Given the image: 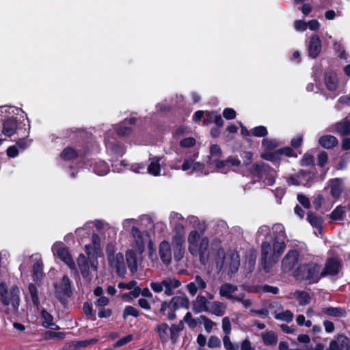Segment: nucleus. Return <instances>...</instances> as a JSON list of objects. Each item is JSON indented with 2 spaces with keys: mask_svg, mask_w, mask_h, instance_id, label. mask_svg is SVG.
I'll return each instance as SVG.
<instances>
[{
  "mask_svg": "<svg viewBox=\"0 0 350 350\" xmlns=\"http://www.w3.org/2000/svg\"><path fill=\"white\" fill-rule=\"evenodd\" d=\"M187 221L196 228L191 230L187 238L188 250L192 256H199L203 265H215L218 272L236 273L240 265L239 254L232 252L225 254L219 240L214 239L211 243L206 237H201L206 230L204 222L199 221L195 216H189Z\"/></svg>",
  "mask_w": 350,
  "mask_h": 350,
  "instance_id": "obj_1",
  "label": "nucleus"
},
{
  "mask_svg": "<svg viewBox=\"0 0 350 350\" xmlns=\"http://www.w3.org/2000/svg\"><path fill=\"white\" fill-rule=\"evenodd\" d=\"M20 290L16 286L8 288L5 282L0 283V302L13 312H16L20 305Z\"/></svg>",
  "mask_w": 350,
  "mask_h": 350,
  "instance_id": "obj_2",
  "label": "nucleus"
},
{
  "mask_svg": "<svg viewBox=\"0 0 350 350\" xmlns=\"http://www.w3.org/2000/svg\"><path fill=\"white\" fill-rule=\"evenodd\" d=\"M321 265L311 262L299 265L294 271L297 280L308 281L309 284L317 283L321 278Z\"/></svg>",
  "mask_w": 350,
  "mask_h": 350,
  "instance_id": "obj_3",
  "label": "nucleus"
},
{
  "mask_svg": "<svg viewBox=\"0 0 350 350\" xmlns=\"http://www.w3.org/2000/svg\"><path fill=\"white\" fill-rule=\"evenodd\" d=\"M181 286V282L175 277H167L161 281H151L150 287L155 293H163L165 296L174 295L176 289Z\"/></svg>",
  "mask_w": 350,
  "mask_h": 350,
  "instance_id": "obj_4",
  "label": "nucleus"
},
{
  "mask_svg": "<svg viewBox=\"0 0 350 350\" xmlns=\"http://www.w3.org/2000/svg\"><path fill=\"white\" fill-rule=\"evenodd\" d=\"M172 244L173 246L174 258L176 261L183 258L185 253V228L178 225L175 228V234L172 235Z\"/></svg>",
  "mask_w": 350,
  "mask_h": 350,
  "instance_id": "obj_5",
  "label": "nucleus"
},
{
  "mask_svg": "<svg viewBox=\"0 0 350 350\" xmlns=\"http://www.w3.org/2000/svg\"><path fill=\"white\" fill-rule=\"evenodd\" d=\"M107 253L109 265L116 269L118 275L124 276L126 271L124 255L120 252L114 254L112 245L107 246Z\"/></svg>",
  "mask_w": 350,
  "mask_h": 350,
  "instance_id": "obj_6",
  "label": "nucleus"
},
{
  "mask_svg": "<svg viewBox=\"0 0 350 350\" xmlns=\"http://www.w3.org/2000/svg\"><path fill=\"white\" fill-rule=\"evenodd\" d=\"M132 248L135 249L139 254H142L146 244L150 241L148 233L146 231H142L139 228H134L130 232Z\"/></svg>",
  "mask_w": 350,
  "mask_h": 350,
  "instance_id": "obj_7",
  "label": "nucleus"
},
{
  "mask_svg": "<svg viewBox=\"0 0 350 350\" xmlns=\"http://www.w3.org/2000/svg\"><path fill=\"white\" fill-rule=\"evenodd\" d=\"M261 261L263 269L266 272H269L277 262L273 247L267 241H262L261 245Z\"/></svg>",
  "mask_w": 350,
  "mask_h": 350,
  "instance_id": "obj_8",
  "label": "nucleus"
},
{
  "mask_svg": "<svg viewBox=\"0 0 350 350\" xmlns=\"http://www.w3.org/2000/svg\"><path fill=\"white\" fill-rule=\"evenodd\" d=\"M269 167L265 163H254L250 168V173L254 177L261 178L264 176L266 185H272L275 183V172L269 171Z\"/></svg>",
  "mask_w": 350,
  "mask_h": 350,
  "instance_id": "obj_9",
  "label": "nucleus"
},
{
  "mask_svg": "<svg viewBox=\"0 0 350 350\" xmlns=\"http://www.w3.org/2000/svg\"><path fill=\"white\" fill-rule=\"evenodd\" d=\"M53 254L59 257L72 270H76V265L68 250L61 242H57L52 246Z\"/></svg>",
  "mask_w": 350,
  "mask_h": 350,
  "instance_id": "obj_10",
  "label": "nucleus"
},
{
  "mask_svg": "<svg viewBox=\"0 0 350 350\" xmlns=\"http://www.w3.org/2000/svg\"><path fill=\"white\" fill-rule=\"evenodd\" d=\"M221 150L217 144H213L210 146V155L208 156V165H215L216 168L222 173H226L225 167L226 162L220 160L221 157Z\"/></svg>",
  "mask_w": 350,
  "mask_h": 350,
  "instance_id": "obj_11",
  "label": "nucleus"
},
{
  "mask_svg": "<svg viewBox=\"0 0 350 350\" xmlns=\"http://www.w3.org/2000/svg\"><path fill=\"white\" fill-rule=\"evenodd\" d=\"M96 258V257H92L91 256L90 258L88 257V259L83 254H81L77 258V264L83 278H86L89 275L90 267L94 271H97L98 263Z\"/></svg>",
  "mask_w": 350,
  "mask_h": 350,
  "instance_id": "obj_12",
  "label": "nucleus"
},
{
  "mask_svg": "<svg viewBox=\"0 0 350 350\" xmlns=\"http://www.w3.org/2000/svg\"><path fill=\"white\" fill-rule=\"evenodd\" d=\"M342 269V262L337 258H328L323 269L321 272V278L326 276H334L339 273Z\"/></svg>",
  "mask_w": 350,
  "mask_h": 350,
  "instance_id": "obj_13",
  "label": "nucleus"
},
{
  "mask_svg": "<svg viewBox=\"0 0 350 350\" xmlns=\"http://www.w3.org/2000/svg\"><path fill=\"white\" fill-rule=\"evenodd\" d=\"M299 260L297 250H292L287 252L282 260L281 269L282 272L287 273L293 269Z\"/></svg>",
  "mask_w": 350,
  "mask_h": 350,
  "instance_id": "obj_14",
  "label": "nucleus"
},
{
  "mask_svg": "<svg viewBox=\"0 0 350 350\" xmlns=\"http://www.w3.org/2000/svg\"><path fill=\"white\" fill-rule=\"evenodd\" d=\"M85 250L88 257H98L102 254V250L100 247V238L96 234H93L92 236V242L85 246Z\"/></svg>",
  "mask_w": 350,
  "mask_h": 350,
  "instance_id": "obj_15",
  "label": "nucleus"
},
{
  "mask_svg": "<svg viewBox=\"0 0 350 350\" xmlns=\"http://www.w3.org/2000/svg\"><path fill=\"white\" fill-rule=\"evenodd\" d=\"M105 142L107 151L116 157H120L124 153V148L113 137H111L108 133L105 134Z\"/></svg>",
  "mask_w": 350,
  "mask_h": 350,
  "instance_id": "obj_16",
  "label": "nucleus"
},
{
  "mask_svg": "<svg viewBox=\"0 0 350 350\" xmlns=\"http://www.w3.org/2000/svg\"><path fill=\"white\" fill-rule=\"evenodd\" d=\"M159 254L161 261L166 265H168L172 260V252L170 243L167 241H163L159 247Z\"/></svg>",
  "mask_w": 350,
  "mask_h": 350,
  "instance_id": "obj_17",
  "label": "nucleus"
},
{
  "mask_svg": "<svg viewBox=\"0 0 350 350\" xmlns=\"http://www.w3.org/2000/svg\"><path fill=\"white\" fill-rule=\"evenodd\" d=\"M206 288V282L199 275L194 277V280L186 286V288L191 296L196 295L198 291H202Z\"/></svg>",
  "mask_w": 350,
  "mask_h": 350,
  "instance_id": "obj_18",
  "label": "nucleus"
},
{
  "mask_svg": "<svg viewBox=\"0 0 350 350\" xmlns=\"http://www.w3.org/2000/svg\"><path fill=\"white\" fill-rule=\"evenodd\" d=\"M237 290L238 286L237 285L226 282L220 286L219 293L221 297H225L232 301H235V298L237 295H234V293Z\"/></svg>",
  "mask_w": 350,
  "mask_h": 350,
  "instance_id": "obj_19",
  "label": "nucleus"
},
{
  "mask_svg": "<svg viewBox=\"0 0 350 350\" xmlns=\"http://www.w3.org/2000/svg\"><path fill=\"white\" fill-rule=\"evenodd\" d=\"M350 340L344 335H339L336 340H332L329 346V350H349Z\"/></svg>",
  "mask_w": 350,
  "mask_h": 350,
  "instance_id": "obj_20",
  "label": "nucleus"
},
{
  "mask_svg": "<svg viewBox=\"0 0 350 350\" xmlns=\"http://www.w3.org/2000/svg\"><path fill=\"white\" fill-rule=\"evenodd\" d=\"M329 131L342 136L349 135L350 134V121L345 118L332 124L329 128Z\"/></svg>",
  "mask_w": 350,
  "mask_h": 350,
  "instance_id": "obj_21",
  "label": "nucleus"
},
{
  "mask_svg": "<svg viewBox=\"0 0 350 350\" xmlns=\"http://www.w3.org/2000/svg\"><path fill=\"white\" fill-rule=\"evenodd\" d=\"M309 56L312 58L317 57L321 51V41L318 35H313L308 44Z\"/></svg>",
  "mask_w": 350,
  "mask_h": 350,
  "instance_id": "obj_22",
  "label": "nucleus"
},
{
  "mask_svg": "<svg viewBox=\"0 0 350 350\" xmlns=\"http://www.w3.org/2000/svg\"><path fill=\"white\" fill-rule=\"evenodd\" d=\"M328 185L332 196L334 198H340L345 188L343 180L340 178H333L329 180Z\"/></svg>",
  "mask_w": 350,
  "mask_h": 350,
  "instance_id": "obj_23",
  "label": "nucleus"
},
{
  "mask_svg": "<svg viewBox=\"0 0 350 350\" xmlns=\"http://www.w3.org/2000/svg\"><path fill=\"white\" fill-rule=\"evenodd\" d=\"M141 254H139L136 250L133 248L129 249L126 252V264L130 269L131 272L135 273L137 270V262H138V257Z\"/></svg>",
  "mask_w": 350,
  "mask_h": 350,
  "instance_id": "obj_24",
  "label": "nucleus"
},
{
  "mask_svg": "<svg viewBox=\"0 0 350 350\" xmlns=\"http://www.w3.org/2000/svg\"><path fill=\"white\" fill-rule=\"evenodd\" d=\"M162 159V157L156 156L150 158V163L146 168L147 172L154 176H159Z\"/></svg>",
  "mask_w": 350,
  "mask_h": 350,
  "instance_id": "obj_25",
  "label": "nucleus"
},
{
  "mask_svg": "<svg viewBox=\"0 0 350 350\" xmlns=\"http://www.w3.org/2000/svg\"><path fill=\"white\" fill-rule=\"evenodd\" d=\"M208 301L203 295H198L193 301L192 310L195 313L208 312Z\"/></svg>",
  "mask_w": 350,
  "mask_h": 350,
  "instance_id": "obj_26",
  "label": "nucleus"
},
{
  "mask_svg": "<svg viewBox=\"0 0 350 350\" xmlns=\"http://www.w3.org/2000/svg\"><path fill=\"white\" fill-rule=\"evenodd\" d=\"M56 293L61 297H70L71 295L70 281L67 275H64L60 284L56 286Z\"/></svg>",
  "mask_w": 350,
  "mask_h": 350,
  "instance_id": "obj_27",
  "label": "nucleus"
},
{
  "mask_svg": "<svg viewBox=\"0 0 350 350\" xmlns=\"http://www.w3.org/2000/svg\"><path fill=\"white\" fill-rule=\"evenodd\" d=\"M226 308L227 306L225 303L214 301L209 304L208 312L217 317H221L225 314Z\"/></svg>",
  "mask_w": 350,
  "mask_h": 350,
  "instance_id": "obj_28",
  "label": "nucleus"
},
{
  "mask_svg": "<svg viewBox=\"0 0 350 350\" xmlns=\"http://www.w3.org/2000/svg\"><path fill=\"white\" fill-rule=\"evenodd\" d=\"M17 122L13 118L6 119L3 123V133L8 136H12L17 129Z\"/></svg>",
  "mask_w": 350,
  "mask_h": 350,
  "instance_id": "obj_29",
  "label": "nucleus"
},
{
  "mask_svg": "<svg viewBox=\"0 0 350 350\" xmlns=\"http://www.w3.org/2000/svg\"><path fill=\"white\" fill-rule=\"evenodd\" d=\"M325 84L329 91H335L338 86V80L336 74L333 71H328L325 75Z\"/></svg>",
  "mask_w": 350,
  "mask_h": 350,
  "instance_id": "obj_30",
  "label": "nucleus"
},
{
  "mask_svg": "<svg viewBox=\"0 0 350 350\" xmlns=\"http://www.w3.org/2000/svg\"><path fill=\"white\" fill-rule=\"evenodd\" d=\"M338 142L337 138L331 135H323L319 139V144L326 149L334 148L338 144Z\"/></svg>",
  "mask_w": 350,
  "mask_h": 350,
  "instance_id": "obj_31",
  "label": "nucleus"
},
{
  "mask_svg": "<svg viewBox=\"0 0 350 350\" xmlns=\"http://www.w3.org/2000/svg\"><path fill=\"white\" fill-rule=\"evenodd\" d=\"M260 336L263 343L267 346L275 345L278 342V335L273 331L264 332Z\"/></svg>",
  "mask_w": 350,
  "mask_h": 350,
  "instance_id": "obj_32",
  "label": "nucleus"
},
{
  "mask_svg": "<svg viewBox=\"0 0 350 350\" xmlns=\"http://www.w3.org/2000/svg\"><path fill=\"white\" fill-rule=\"evenodd\" d=\"M36 262L33 265V273L36 280H40L43 272H42V262L40 257L38 255L32 256Z\"/></svg>",
  "mask_w": 350,
  "mask_h": 350,
  "instance_id": "obj_33",
  "label": "nucleus"
},
{
  "mask_svg": "<svg viewBox=\"0 0 350 350\" xmlns=\"http://www.w3.org/2000/svg\"><path fill=\"white\" fill-rule=\"evenodd\" d=\"M273 247L274 255L275 256V258L278 261L279 258L282 255V254L284 252L285 247H286V245H285L284 239H280V237H276L275 239Z\"/></svg>",
  "mask_w": 350,
  "mask_h": 350,
  "instance_id": "obj_34",
  "label": "nucleus"
},
{
  "mask_svg": "<svg viewBox=\"0 0 350 350\" xmlns=\"http://www.w3.org/2000/svg\"><path fill=\"white\" fill-rule=\"evenodd\" d=\"M188 303V299L183 296H174L170 300L172 308L176 310H178L180 308L187 307Z\"/></svg>",
  "mask_w": 350,
  "mask_h": 350,
  "instance_id": "obj_35",
  "label": "nucleus"
},
{
  "mask_svg": "<svg viewBox=\"0 0 350 350\" xmlns=\"http://www.w3.org/2000/svg\"><path fill=\"white\" fill-rule=\"evenodd\" d=\"M157 332L162 342H166L170 338V327L167 323H161L157 327Z\"/></svg>",
  "mask_w": 350,
  "mask_h": 350,
  "instance_id": "obj_36",
  "label": "nucleus"
},
{
  "mask_svg": "<svg viewBox=\"0 0 350 350\" xmlns=\"http://www.w3.org/2000/svg\"><path fill=\"white\" fill-rule=\"evenodd\" d=\"M323 314H327L330 317H345L346 312L344 309L341 308H334V307H328L323 308L321 310Z\"/></svg>",
  "mask_w": 350,
  "mask_h": 350,
  "instance_id": "obj_37",
  "label": "nucleus"
},
{
  "mask_svg": "<svg viewBox=\"0 0 350 350\" xmlns=\"http://www.w3.org/2000/svg\"><path fill=\"white\" fill-rule=\"evenodd\" d=\"M293 296L299 301V304L301 306H304L310 303V297L309 294L306 291H296L293 293Z\"/></svg>",
  "mask_w": 350,
  "mask_h": 350,
  "instance_id": "obj_38",
  "label": "nucleus"
},
{
  "mask_svg": "<svg viewBox=\"0 0 350 350\" xmlns=\"http://www.w3.org/2000/svg\"><path fill=\"white\" fill-rule=\"evenodd\" d=\"M184 327L183 323L180 321L178 324H173L170 327V339L172 343H176L178 338L179 332L183 330Z\"/></svg>",
  "mask_w": 350,
  "mask_h": 350,
  "instance_id": "obj_39",
  "label": "nucleus"
},
{
  "mask_svg": "<svg viewBox=\"0 0 350 350\" xmlns=\"http://www.w3.org/2000/svg\"><path fill=\"white\" fill-rule=\"evenodd\" d=\"M93 170L96 174L103 176L108 173L109 167L105 161H99L94 165Z\"/></svg>",
  "mask_w": 350,
  "mask_h": 350,
  "instance_id": "obj_40",
  "label": "nucleus"
},
{
  "mask_svg": "<svg viewBox=\"0 0 350 350\" xmlns=\"http://www.w3.org/2000/svg\"><path fill=\"white\" fill-rule=\"evenodd\" d=\"M183 219H183V216L178 213L172 212L170 213V221L171 225L173 227V230H172L173 234H175V228L176 226L180 225L184 228L183 224Z\"/></svg>",
  "mask_w": 350,
  "mask_h": 350,
  "instance_id": "obj_41",
  "label": "nucleus"
},
{
  "mask_svg": "<svg viewBox=\"0 0 350 350\" xmlns=\"http://www.w3.org/2000/svg\"><path fill=\"white\" fill-rule=\"evenodd\" d=\"M274 318L276 320H280V321L289 323L293 319V314L291 311H290L288 310H286L285 311H282L280 312H276V310H275Z\"/></svg>",
  "mask_w": 350,
  "mask_h": 350,
  "instance_id": "obj_42",
  "label": "nucleus"
},
{
  "mask_svg": "<svg viewBox=\"0 0 350 350\" xmlns=\"http://www.w3.org/2000/svg\"><path fill=\"white\" fill-rule=\"evenodd\" d=\"M42 325L46 328L53 325V317L45 309L41 310Z\"/></svg>",
  "mask_w": 350,
  "mask_h": 350,
  "instance_id": "obj_43",
  "label": "nucleus"
},
{
  "mask_svg": "<svg viewBox=\"0 0 350 350\" xmlns=\"http://www.w3.org/2000/svg\"><path fill=\"white\" fill-rule=\"evenodd\" d=\"M122 228L126 231L132 232L134 228H138V220L136 219H125L122 221Z\"/></svg>",
  "mask_w": 350,
  "mask_h": 350,
  "instance_id": "obj_44",
  "label": "nucleus"
},
{
  "mask_svg": "<svg viewBox=\"0 0 350 350\" xmlns=\"http://www.w3.org/2000/svg\"><path fill=\"white\" fill-rule=\"evenodd\" d=\"M345 216V207L338 206L330 214L329 217L333 220H342Z\"/></svg>",
  "mask_w": 350,
  "mask_h": 350,
  "instance_id": "obj_45",
  "label": "nucleus"
},
{
  "mask_svg": "<svg viewBox=\"0 0 350 350\" xmlns=\"http://www.w3.org/2000/svg\"><path fill=\"white\" fill-rule=\"evenodd\" d=\"M309 223L314 228H321L323 224V220L320 217H318L311 213L308 214L307 217Z\"/></svg>",
  "mask_w": 350,
  "mask_h": 350,
  "instance_id": "obj_46",
  "label": "nucleus"
},
{
  "mask_svg": "<svg viewBox=\"0 0 350 350\" xmlns=\"http://www.w3.org/2000/svg\"><path fill=\"white\" fill-rule=\"evenodd\" d=\"M198 320L200 323H203L204 328L208 333H210L212 331L213 327L215 325V323L213 321L204 315L200 316Z\"/></svg>",
  "mask_w": 350,
  "mask_h": 350,
  "instance_id": "obj_47",
  "label": "nucleus"
},
{
  "mask_svg": "<svg viewBox=\"0 0 350 350\" xmlns=\"http://www.w3.org/2000/svg\"><path fill=\"white\" fill-rule=\"evenodd\" d=\"M97 342L96 339L92 338L90 340H84L81 341H74L72 342V347L75 349H78L82 347H85L92 344L96 343Z\"/></svg>",
  "mask_w": 350,
  "mask_h": 350,
  "instance_id": "obj_48",
  "label": "nucleus"
},
{
  "mask_svg": "<svg viewBox=\"0 0 350 350\" xmlns=\"http://www.w3.org/2000/svg\"><path fill=\"white\" fill-rule=\"evenodd\" d=\"M77 156V152L72 148H65L61 154V157L66 161L75 159Z\"/></svg>",
  "mask_w": 350,
  "mask_h": 350,
  "instance_id": "obj_49",
  "label": "nucleus"
},
{
  "mask_svg": "<svg viewBox=\"0 0 350 350\" xmlns=\"http://www.w3.org/2000/svg\"><path fill=\"white\" fill-rule=\"evenodd\" d=\"M262 145L265 150H271L278 146V142L274 139L265 138L262 140Z\"/></svg>",
  "mask_w": 350,
  "mask_h": 350,
  "instance_id": "obj_50",
  "label": "nucleus"
},
{
  "mask_svg": "<svg viewBox=\"0 0 350 350\" xmlns=\"http://www.w3.org/2000/svg\"><path fill=\"white\" fill-rule=\"evenodd\" d=\"M223 343L226 350H238L239 345L231 342L229 335H225L223 337Z\"/></svg>",
  "mask_w": 350,
  "mask_h": 350,
  "instance_id": "obj_51",
  "label": "nucleus"
},
{
  "mask_svg": "<svg viewBox=\"0 0 350 350\" xmlns=\"http://www.w3.org/2000/svg\"><path fill=\"white\" fill-rule=\"evenodd\" d=\"M127 122V120H125L124 122L118 126V128H116V132L117 134L120 136H126L131 134V129L129 127L126 126V124Z\"/></svg>",
  "mask_w": 350,
  "mask_h": 350,
  "instance_id": "obj_52",
  "label": "nucleus"
},
{
  "mask_svg": "<svg viewBox=\"0 0 350 350\" xmlns=\"http://www.w3.org/2000/svg\"><path fill=\"white\" fill-rule=\"evenodd\" d=\"M29 291L31 297L32 302L35 306H38L39 299L36 286L33 284H30L29 285Z\"/></svg>",
  "mask_w": 350,
  "mask_h": 350,
  "instance_id": "obj_53",
  "label": "nucleus"
},
{
  "mask_svg": "<svg viewBox=\"0 0 350 350\" xmlns=\"http://www.w3.org/2000/svg\"><path fill=\"white\" fill-rule=\"evenodd\" d=\"M139 315V312L138 310L131 306H126L123 312V317L126 319L128 316H133L134 317H137Z\"/></svg>",
  "mask_w": 350,
  "mask_h": 350,
  "instance_id": "obj_54",
  "label": "nucleus"
},
{
  "mask_svg": "<svg viewBox=\"0 0 350 350\" xmlns=\"http://www.w3.org/2000/svg\"><path fill=\"white\" fill-rule=\"evenodd\" d=\"M251 133L256 137H264L267 135V128L264 126H258L251 131Z\"/></svg>",
  "mask_w": 350,
  "mask_h": 350,
  "instance_id": "obj_55",
  "label": "nucleus"
},
{
  "mask_svg": "<svg viewBox=\"0 0 350 350\" xmlns=\"http://www.w3.org/2000/svg\"><path fill=\"white\" fill-rule=\"evenodd\" d=\"M206 116L209 120H213L218 126H221L223 125L224 120L220 115L217 114L215 112H208Z\"/></svg>",
  "mask_w": 350,
  "mask_h": 350,
  "instance_id": "obj_56",
  "label": "nucleus"
},
{
  "mask_svg": "<svg viewBox=\"0 0 350 350\" xmlns=\"http://www.w3.org/2000/svg\"><path fill=\"white\" fill-rule=\"evenodd\" d=\"M258 292L260 293H270L272 294H278L279 292V289L276 286H272L269 285H263L258 288L257 290Z\"/></svg>",
  "mask_w": 350,
  "mask_h": 350,
  "instance_id": "obj_57",
  "label": "nucleus"
},
{
  "mask_svg": "<svg viewBox=\"0 0 350 350\" xmlns=\"http://www.w3.org/2000/svg\"><path fill=\"white\" fill-rule=\"evenodd\" d=\"M208 347L209 348H219L221 347V340L216 336H211L208 340Z\"/></svg>",
  "mask_w": 350,
  "mask_h": 350,
  "instance_id": "obj_58",
  "label": "nucleus"
},
{
  "mask_svg": "<svg viewBox=\"0 0 350 350\" xmlns=\"http://www.w3.org/2000/svg\"><path fill=\"white\" fill-rule=\"evenodd\" d=\"M222 329L226 335H229L231 332V323L230 319L227 317L222 319Z\"/></svg>",
  "mask_w": 350,
  "mask_h": 350,
  "instance_id": "obj_59",
  "label": "nucleus"
},
{
  "mask_svg": "<svg viewBox=\"0 0 350 350\" xmlns=\"http://www.w3.org/2000/svg\"><path fill=\"white\" fill-rule=\"evenodd\" d=\"M83 310L85 314L87 316L88 319H91L93 320L95 319V316L92 312V306L88 302L84 303Z\"/></svg>",
  "mask_w": 350,
  "mask_h": 350,
  "instance_id": "obj_60",
  "label": "nucleus"
},
{
  "mask_svg": "<svg viewBox=\"0 0 350 350\" xmlns=\"http://www.w3.org/2000/svg\"><path fill=\"white\" fill-rule=\"evenodd\" d=\"M224 161L226 162V163H227L226 166L225 167L226 173L227 172L230 165L237 166V167L241 165V161L239 159H238L237 158H234V157H230L228 159Z\"/></svg>",
  "mask_w": 350,
  "mask_h": 350,
  "instance_id": "obj_61",
  "label": "nucleus"
},
{
  "mask_svg": "<svg viewBox=\"0 0 350 350\" xmlns=\"http://www.w3.org/2000/svg\"><path fill=\"white\" fill-rule=\"evenodd\" d=\"M196 140L193 137H187L180 142V146L183 148H190L195 145Z\"/></svg>",
  "mask_w": 350,
  "mask_h": 350,
  "instance_id": "obj_62",
  "label": "nucleus"
},
{
  "mask_svg": "<svg viewBox=\"0 0 350 350\" xmlns=\"http://www.w3.org/2000/svg\"><path fill=\"white\" fill-rule=\"evenodd\" d=\"M235 301L241 303L246 308L252 305V301L250 299H245V294L243 293L238 295L235 298Z\"/></svg>",
  "mask_w": 350,
  "mask_h": 350,
  "instance_id": "obj_63",
  "label": "nucleus"
},
{
  "mask_svg": "<svg viewBox=\"0 0 350 350\" xmlns=\"http://www.w3.org/2000/svg\"><path fill=\"white\" fill-rule=\"evenodd\" d=\"M273 232L278 234V237L280 239L284 237V227L280 224H275L272 228Z\"/></svg>",
  "mask_w": 350,
  "mask_h": 350,
  "instance_id": "obj_64",
  "label": "nucleus"
}]
</instances>
